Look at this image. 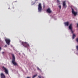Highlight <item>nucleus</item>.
I'll use <instances>...</instances> for the list:
<instances>
[{"mask_svg": "<svg viewBox=\"0 0 78 78\" xmlns=\"http://www.w3.org/2000/svg\"><path fill=\"white\" fill-rule=\"evenodd\" d=\"M12 63L15 66H18V64L16 62V58L15 57V56L13 54H12Z\"/></svg>", "mask_w": 78, "mask_h": 78, "instance_id": "1", "label": "nucleus"}, {"mask_svg": "<svg viewBox=\"0 0 78 78\" xmlns=\"http://www.w3.org/2000/svg\"><path fill=\"white\" fill-rule=\"evenodd\" d=\"M0 76L1 78H6V76L3 73H1Z\"/></svg>", "mask_w": 78, "mask_h": 78, "instance_id": "9", "label": "nucleus"}, {"mask_svg": "<svg viewBox=\"0 0 78 78\" xmlns=\"http://www.w3.org/2000/svg\"><path fill=\"white\" fill-rule=\"evenodd\" d=\"M66 1H63L62 2L63 7L65 8H66L67 6V5H66Z\"/></svg>", "mask_w": 78, "mask_h": 78, "instance_id": "6", "label": "nucleus"}, {"mask_svg": "<svg viewBox=\"0 0 78 78\" xmlns=\"http://www.w3.org/2000/svg\"><path fill=\"white\" fill-rule=\"evenodd\" d=\"M69 28L71 30V32L72 34H73V31L72 30V24H71L69 26Z\"/></svg>", "mask_w": 78, "mask_h": 78, "instance_id": "7", "label": "nucleus"}, {"mask_svg": "<svg viewBox=\"0 0 78 78\" xmlns=\"http://www.w3.org/2000/svg\"><path fill=\"white\" fill-rule=\"evenodd\" d=\"M2 69L3 70H5L4 72L6 74L9 75V72H8V69H7L5 68V66L2 67Z\"/></svg>", "mask_w": 78, "mask_h": 78, "instance_id": "4", "label": "nucleus"}, {"mask_svg": "<svg viewBox=\"0 0 78 78\" xmlns=\"http://www.w3.org/2000/svg\"><path fill=\"white\" fill-rule=\"evenodd\" d=\"M7 47V45H5V47Z\"/></svg>", "mask_w": 78, "mask_h": 78, "instance_id": "21", "label": "nucleus"}, {"mask_svg": "<svg viewBox=\"0 0 78 78\" xmlns=\"http://www.w3.org/2000/svg\"><path fill=\"white\" fill-rule=\"evenodd\" d=\"M4 53H5V52H2V54H4Z\"/></svg>", "mask_w": 78, "mask_h": 78, "instance_id": "20", "label": "nucleus"}, {"mask_svg": "<svg viewBox=\"0 0 78 78\" xmlns=\"http://www.w3.org/2000/svg\"><path fill=\"white\" fill-rule=\"evenodd\" d=\"M38 10L39 12H42V5L41 3H39L38 5Z\"/></svg>", "mask_w": 78, "mask_h": 78, "instance_id": "3", "label": "nucleus"}, {"mask_svg": "<svg viewBox=\"0 0 78 78\" xmlns=\"http://www.w3.org/2000/svg\"><path fill=\"white\" fill-rule=\"evenodd\" d=\"M36 76H37V74H36L35 75H34V76H33V77L32 78H35V77H36Z\"/></svg>", "mask_w": 78, "mask_h": 78, "instance_id": "14", "label": "nucleus"}, {"mask_svg": "<svg viewBox=\"0 0 78 78\" xmlns=\"http://www.w3.org/2000/svg\"><path fill=\"white\" fill-rule=\"evenodd\" d=\"M37 70H40V71H41V69H39V67H37Z\"/></svg>", "mask_w": 78, "mask_h": 78, "instance_id": "15", "label": "nucleus"}, {"mask_svg": "<svg viewBox=\"0 0 78 78\" xmlns=\"http://www.w3.org/2000/svg\"><path fill=\"white\" fill-rule=\"evenodd\" d=\"M2 50V48H1V47H0V50Z\"/></svg>", "mask_w": 78, "mask_h": 78, "instance_id": "22", "label": "nucleus"}, {"mask_svg": "<svg viewBox=\"0 0 78 78\" xmlns=\"http://www.w3.org/2000/svg\"><path fill=\"white\" fill-rule=\"evenodd\" d=\"M64 24H65V26H69V23L68 22H65V23H64Z\"/></svg>", "mask_w": 78, "mask_h": 78, "instance_id": "11", "label": "nucleus"}, {"mask_svg": "<svg viewBox=\"0 0 78 78\" xmlns=\"http://www.w3.org/2000/svg\"><path fill=\"white\" fill-rule=\"evenodd\" d=\"M76 37V35L75 34H73V39Z\"/></svg>", "mask_w": 78, "mask_h": 78, "instance_id": "12", "label": "nucleus"}, {"mask_svg": "<svg viewBox=\"0 0 78 78\" xmlns=\"http://www.w3.org/2000/svg\"><path fill=\"white\" fill-rule=\"evenodd\" d=\"M57 3H58L59 5H60L61 3H60V1L59 0H57Z\"/></svg>", "mask_w": 78, "mask_h": 78, "instance_id": "13", "label": "nucleus"}, {"mask_svg": "<svg viewBox=\"0 0 78 78\" xmlns=\"http://www.w3.org/2000/svg\"><path fill=\"white\" fill-rule=\"evenodd\" d=\"M47 12L48 13H51L52 12L51 11L50 8H48L47 9Z\"/></svg>", "mask_w": 78, "mask_h": 78, "instance_id": "10", "label": "nucleus"}, {"mask_svg": "<svg viewBox=\"0 0 78 78\" xmlns=\"http://www.w3.org/2000/svg\"><path fill=\"white\" fill-rule=\"evenodd\" d=\"M58 7L60 8V9H61V5L58 6Z\"/></svg>", "mask_w": 78, "mask_h": 78, "instance_id": "17", "label": "nucleus"}, {"mask_svg": "<svg viewBox=\"0 0 78 78\" xmlns=\"http://www.w3.org/2000/svg\"><path fill=\"white\" fill-rule=\"evenodd\" d=\"M76 48L77 50H78V46H76Z\"/></svg>", "mask_w": 78, "mask_h": 78, "instance_id": "19", "label": "nucleus"}, {"mask_svg": "<svg viewBox=\"0 0 78 78\" xmlns=\"http://www.w3.org/2000/svg\"><path fill=\"white\" fill-rule=\"evenodd\" d=\"M5 41L6 42V44L9 45V44H10V42H11V41H10V40L9 39H5Z\"/></svg>", "mask_w": 78, "mask_h": 78, "instance_id": "8", "label": "nucleus"}, {"mask_svg": "<svg viewBox=\"0 0 78 78\" xmlns=\"http://www.w3.org/2000/svg\"><path fill=\"white\" fill-rule=\"evenodd\" d=\"M38 76L39 78H44V77H41V76Z\"/></svg>", "mask_w": 78, "mask_h": 78, "instance_id": "16", "label": "nucleus"}, {"mask_svg": "<svg viewBox=\"0 0 78 78\" xmlns=\"http://www.w3.org/2000/svg\"><path fill=\"white\" fill-rule=\"evenodd\" d=\"M72 12L74 16H76L77 15L78 13L77 12H75L74 10L72 8Z\"/></svg>", "mask_w": 78, "mask_h": 78, "instance_id": "5", "label": "nucleus"}, {"mask_svg": "<svg viewBox=\"0 0 78 78\" xmlns=\"http://www.w3.org/2000/svg\"><path fill=\"white\" fill-rule=\"evenodd\" d=\"M76 41H77V42H78V38H77L76 39Z\"/></svg>", "mask_w": 78, "mask_h": 78, "instance_id": "18", "label": "nucleus"}, {"mask_svg": "<svg viewBox=\"0 0 78 78\" xmlns=\"http://www.w3.org/2000/svg\"><path fill=\"white\" fill-rule=\"evenodd\" d=\"M22 44L23 45V46L24 47L28 48V47H30L29 44H28V43H27V42H22Z\"/></svg>", "mask_w": 78, "mask_h": 78, "instance_id": "2", "label": "nucleus"}]
</instances>
